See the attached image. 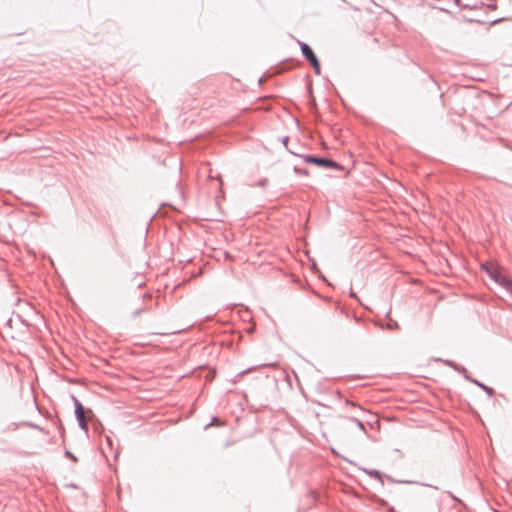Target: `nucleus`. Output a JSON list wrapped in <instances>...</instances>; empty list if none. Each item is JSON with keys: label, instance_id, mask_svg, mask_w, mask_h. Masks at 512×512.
Returning <instances> with one entry per match:
<instances>
[{"label": "nucleus", "instance_id": "f257e3e1", "mask_svg": "<svg viewBox=\"0 0 512 512\" xmlns=\"http://www.w3.org/2000/svg\"><path fill=\"white\" fill-rule=\"evenodd\" d=\"M489 276L501 286L512 292V279H510L506 271L496 264L489 263L483 266Z\"/></svg>", "mask_w": 512, "mask_h": 512}, {"label": "nucleus", "instance_id": "f03ea898", "mask_svg": "<svg viewBox=\"0 0 512 512\" xmlns=\"http://www.w3.org/2000/svg\"><path fill=\"white\" fill-rule=\"evenodd\" d=\"M489 276L501 286L512 292V279H510L506 271L496 264L489 263L483 266Z\"/></svg>", "mask_w": 512, "mask_h": 512}, {"label": "nucleus", "instance_id": "7ed1b4c3", "mask_svg": "<svg viewBox=\"0 0 512 512\" xmlns=\"http://www.w3.org/2000/svg\"><path fill=\"white\" fill-rule=\"evenodd\" d=\"M75 414L82 429L87 430L88 419L86 417V411L84 406L76 400L75 402Z\"/></svg>", "mask_w": 512, "mask_h": 512}, {"label": "nucleus", "instance_id": "20e7f679", "mask_svg": "<svg viewBox=\"0 0 512 512\" xmlns=\"http://www.w3.org/2000/svg\"><path fill=\"white\" fill-rule=\"evenodd\" d=\"M306 161L309 162V163H314V164H317L319 166H323V167H327V168H336V167H338L337 163H335L334 161H331V160H328V159H324V158L308 157L306 159Z\"/></svg>", "mask_w": 512, "mask_h": 512}, {"label": "nucleus", "instance_id": "39448f33", "mask_svg": "<svg viewBox=\"0 0 512 512\" xmlns=\"http://www.w3.org/2000/svg\"><path fill=\"white\" fill-rule=\"evenodd\" d=\"M301 51L303 53V55L308 59L310 60L311 58H313V56H315L314 52L312 51V49L305 43H303L301 45Z\"/></svg>", "mask_w": 512, "mask_h": 512}, {"label": "nucleus", "instance_id": "423d86ee", "mask_svg": "<svg viewBox=\"0 0 512 512\" xmlns=\"http://www.w3.org/2000/svg\"><path fill=\"white\" fill-rule=\"evenodd\" d=\"M308 61L311 63L312 67L314 68L315 73H316L317 75H319V74H320V63H319V61H318L317 57H316V56H313V58H311V59H310V60H308Z\"/></svg>", "mask_w": 512, "mask_h": 512}, {"label": "nucleus", "instance_id": "0eeeda50", "mask_svg": "<svg viewBox=\"0 0 512 512\" xmlns=\"http://www.w3.org/2000/svg\"><path fill=\"white\" fill-rule=\"evenodd\" d=\"M67 456H69L73 461H77L76 457H74L71 453L67 452Z\"/></svg>", "mask_w": 512, "mask_h": 512}, {"label": "nucleus", "instance_id": "6e6552de", "mask_svg": "<svg viewBox=\"0 0 512 512\" xmlns=\"http://www.w3.org/2000/svg\"><path fill=\"white\" fill-rule=\"evenodd\" d=\"M457 3H459V0H455Z\"/></svg>", "mask_w": 512, "mask_h": 512}]
</instances>
